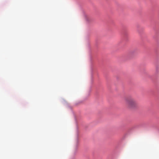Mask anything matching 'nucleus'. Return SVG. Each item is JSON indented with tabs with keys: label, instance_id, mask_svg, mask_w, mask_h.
<instances>
[{
	"label": "nucleus",
	"instance_id": "1",
	"mask_svg": "<svg viewBox=\"0 0 159 159\" xmlns=\"http://www.w3.org/2000/svg\"><path fill=\"white\" fill-rule=\"evenodd\" d=\"M125 104L126 106L129 108L133 109L136 107L138 103L136 100L131 97H128L125 99Z\"/></svg>",
	"mask_w": 159,
	"mask_h": 159
},
{
	"label": "nucleus",
	"instance_id": "2",
	"mask_svg": "<svg viewBox=\"0 0 159 159\" xmlns=\"http://www.w3.org/2000/svg\"><path fill=\"white\" fill-rule=\"evenodd\" d=\"M78 139H77V143H78Z\"/></svg>",
	"mask_w": 159,
	"mask_h": 159
}]
</instances>
